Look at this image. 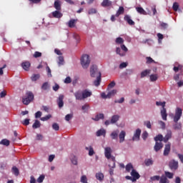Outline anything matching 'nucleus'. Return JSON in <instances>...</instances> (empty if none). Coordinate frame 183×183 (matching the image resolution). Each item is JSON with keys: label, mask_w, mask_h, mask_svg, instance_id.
Masks as SVG:
<instances>
[{"label": "nucleus", "mask_w": 183, "mask_h": 183, "mask_svg": "<svg viewBox=\"0 0 183 183\" xmlns=\"http://www.w3.org/2000/svg\"><path fill=\"white\" fill-rule=\"evenodd\" d=\"M90 75L92 78H97V79L94 81L95 86H99L101 84L102 74L101 71L98 70V66H97V65H93L91 66Z\"/></svg>", "instance_id": "nucleus-1"}, {"label": "nucleus", "mask_w": 183, "mask_h": 183, "mask_svg": "<svg viewBox=\"0 0 183 183\" xmlns=\"http://www.w3.org/2000/svg\"><path fill=\"white\" fill-rule=\"evenodd\" d=\"M182 117V109L177 107L175 110V114L173 117V121L175 124L173 125L174 129H181L182 128V124L181 122H178L181 117Z\"/></svg>", "instance_id": "nucleus-2"}, {"label": "nucleus", "mask_w": 183, "mask_h": 183, "mask_svg": "<svg viewBox=\"0 0 183 183\" xmlns=\"http://www.w3.org/2000/svg\"><path fill=\"white\" fill-rule=\"evenodd\" d=\"M74 97L77 101H84V99L92 97V92L88 89H86L82 92L79 90L74 93Z\"/></svg>", "instance_id": "nucleus-3"}, {"label": "nucleus", "mask_w": 183, "mask_h": 183, "mask_svg": "<svg viewBox=\"0 0 183 183\" xmlns=\"http://www.w3.org/2000/svg\"><path fill=\"white\" fill-rule=\"evenodd\" d=\"M112 149L111 147H106L104 149V155L107 159L112 160V164H109L110 168H115V157L112 156Z\"/></svg>", "instance_id": "nucleus-4"}, {"label": "nucleus", "mask_w": 183, "mask_h": 183, "mask_svg": "<svg viewBox=\"0 0 183 183\" xmlns=\"http://www.w3.org/2000/svg\"><path fill=\"white\" fill-rule=\"evenodd\" d=\"M26 97L22 99V102L24 105H29L34 101V93L32 92H27L26 93Z\"/></svg>", "instance_id": "nucleus-5"}, {"label": "nucleus", "mask_w": 183, "mask_h": 183, "mask_svg": "<svg viewBox=\"0 0 183 183\" xmlns=\"http://www.w3.org/2000/svg\"><path fill=\"white\" fill-rule=\"evenodd\" d=\"M89 64H91V60H89V55L84 54L81 58V66H83L84 69H86V68L89 66Z\"/></svg>", "instance_id": "nucleus-6"}, {"label": "nucleus", "mask_w": 183, "mask_h": 183, "mask_svg": "<svg viewBox=\"0 0 183 183\" xmlns=\"http://www.w3.org/2000/svg\"><path fill=\"white\" fill-rule=\"evenodd\" d=\"M121 49L124 52L121 51ZM126 52H128V48H127V46L124 44L120 45V48L119 47L116 48V54L117 55H119V56H125Z\"/></svg>", "instance_id": "nucleus-7"}, {"label": "nucleus", "mask_w": 183, "mask_h": 183, "mask_svg": "<svg viewBox=\"0 0 183 183\" xmlns=\"http://www.w3.org/2000/svg\"><path fill=\"white\" fill-rule=\"evenodd\" d=\"M169 167L172 171H177L178 169V162L172 160L169 163Z\"/></svg>", "instance_id": "nucleus-8"}, {"label": "nucleus", "mask_w": 183, "mask_h": 183, "mask_svg": "<svg viewBox=\"0 0 183 183\" xmlns=\"http://www.w3.org/2000/svg\"><path fill=\"white\" fill-rule=\"evenodd\" d=\"M131 176L133 178V182H135L137 179H139V178H141V175H139V173H138L135 169L132 170Z\"/></svg>", "instance_id": "nucleus-9"}, {"label": "nucleus", "mask_w": 183, "mask_h": 183, "mask_svg": "<svg viewBox=\"0 0 183 183\" xmlns=\"http://www.w3.org/2000/svg\"><path fill=\"white\" fill-rule=\"evenodd\" d=\"M141 137V129H137L132 137V141H139V138Z\"/></svg>", "instance_id": "nucleus-10"}, {"label": "nucleus", "mask_w": 183, "mask_h": 183, "mask_svg": "<svg viewBox=\"0 0 183 183\" xmlns=\"http://www.w3.org/2000/svg\"><path fill=\"white\" fill-rule=\"evenodd\" d=\"M164 148V144L161 142H156L155 145L154 147V149L155 152H158V151Z\"/></svg>", "instance_id": "nucleus-11"}, {"label": "nucleus", "mask_w": 183, "mask_h": 183, "mask_svg": "<svg viewBox=\"0 0 183 183\" xmlns=\"http://www.w3.org/2000/svg\"><path fill=\"white\" fill-rule=\"evenodd\" d=\"M169 152H171V143L165 144L163 154L164 157H168V155H169Z\"/></svg>", "instance_id": "nucleus-12"}, {"label": "nucleus", "mask_w": 183, "mask_h": 183, "mask_svg": "<svg viewBox=\"0 0 183 183\" xmlns=\"http://www.w3.org/2000/svg\"><path fill=\"white\" fill-rule=\"evenodd\" d=\"M124 20L127 22L129 25L134 26L135 25V21L131 19L129 15H125L124 17Z\"/></svg>", "instance_id": "nucleus-13"}, {"label": "nucleus", "mask_w": 183, "mask_h": 183, "mask_svg": "<svg viewBox=\"0 0 183 183\" xmlns=\"http://www.w3.org/2000/svg\"><path fill=\"white\" fill-rule=\"evenodd\" d=\"M57 104H58L59 108H62L64 107V95L63 94H60L59 96V98L57 99Z\"/></svg>", "instance_id": "nucleus-14"}, {"label": "nucleus", "mask_w": 183, "mask_h": 183, "mask_svg": "<svg viewBox=\"0 0 183 183\" xmlns=\"http://www.w3.org/2000/svg\"><path fill=\"white\" fill-rule=\"evenodd\" d=\"M172 138V132L171 130H168L167 134L164 137V142L167 143L169 139Z\"/></svg>", "instance_id": "nucleus-15"}, {"label": "nucleus", "mask_w": 183, "mask_h": 183, "mask_svg": "<svg viewBox=\"0 0 183 183\" xmlns=\"http://www.w3.org/2000/svg\"><path fill=\"white\" fill-rule=\"evenodd\" d=\"M51 15H52L53 18H57L58 19H59V18H62V16H63L62 13H61V11H59V10H56V11H53L51 13Z\"/></svg>", "instance_id": "nucleus-16"}, {"label": "nucleus", "mask_w": 183, "mask_h": 183, "mask_svg": "<svg viewBox=\"0 0 183 183\" xmlns=\"http://www.w3.org/2000/svg\"><path fill=\"white\" fill-rule=\"evenodd\" d=\"M127 136V132L125 131H122L119 134V142L122 144L125 141V137Z\"/></svg>", "instance_id": "nucleus-17"}, {"label": "nucleus", "mask_w": 183, "mask_h": 183, "mask_svg": "<svg viewBox=\"0 0 183 183\" xmlns=\"http://www.w3.org/2000/svg\"><path fill=\"white\" fill-rule=\"evenodd\" d=\"M101 5L103 8H107L108 6H112V2L111 0H103Z\"/></svg>", "instance_id": "nucleus-18"}, {"label": "nucleus", "mask_w": 183, "mask_h": 183, "mask_svg": "<svg viewBox=\"0 0 183 183\" xmlns=\"http://www.w3.org/2000/svg\"><path fill=\"white\" fill-rule=\"evenodd\" d=\"M76 21L78 20L74 19H70L67 24L69 28H75V25H76Z\"/></svg>", "instance_id": "nucleus-19"}, {"label": "nucleus", "mask_w": 183, "mask_h": 183, "mask_svg": "<svg viewBox=\"0 0 183 183\" xmlns=\"http://www.w3.org/2000/svg\"><path fill=\"white\" fill-rule=\"evenodd\" d=\"M161 116L163 121H167V117H168V114H167V109H165V107L161 110Z\"/></svg>", "instance_id": "nucleus-20"}, {"label": "nucleus", "mask_w": 183, "mask_h": 183, "mask_svg": "<svg viewBox=\"0 0 183 183\" xmlns=\"http://www.w3.org/2000/svg\"><path fill=\"white\" fill-rule=\"evenodd\" d=\"M125 12V9H124V6H119V9L117 10L115 16L118 18L119 15H123V14Z\"/></svg>", "instance_id": "nucleus-21"}, {"label": "nucleus", "mask_w": 183, "mask_h": 183, "mask_svg": "<svg viewBox=\"0 0 183 183\" xmlns=\"http://www.w3.org/2000/svg\"><path fill=\"white\" fill-rule=\"evenodd\" d=\"M21 66L24 69L25 71H29V68L31 66V63L29 61H25L21 64Z\"/></svg>", "instance_id": "nucleus-22"}, {"label": "nucleus", "mask_w": 183, "mask_h": 183, "mask_svg": "<svg viewBox=\"0 0 183 183\" xmlns=\"http://www.w3.org/2000/svg\"><path fill=\"white\" fill-rule=\"evenodd\" d=\"M107 134V131L105 130V129H100L99 130H98L97 132V137H105Z\"/></svg>", "instance_id": "nucleus-23"}, {"label": "nucleus", "mask_w": 183, "mask_h": 183, "mask_svg": "<svg viewBox=\"0 0 183 183\" xmlns=\"http://www.w3.org/2000/svg\"><path fill=\"white\" fill-rule=\"evenodd\" d=\"M118 121H119V115L116 114L112 117L110 122L111 124H116V122H118Z\"/></svg>", "instance_id": "nucleus-24"}, {"label": "nucleus", "mask_w": 183, "mask_h": 183, "mask_svg": "<svg viewBox=\"0 0 183 183\" xmlns=\"http://www.w3.org/2000/svg\"><path fill=\"white\" fill-rule=\"evenodd\" d=\"M155 142H164V136L162 134H158L154 138Z\"/></svg>", "instance_id": "nucleus-25"}, {"label": "nucleus", "mask_w": 183, "mask_h": 183, "mask_svg": "<svg viewBox=\"0 0 183 183\" xmlns=\"http://www.w3.org/2000/svg\"><path fill=\"white\" fill-rule=\"evenodd\" d=\"M104 114L100 113L99 114H97L94 118H92V119H93V121H99V119H104Z\"/></svg>", "instance_id": "nucleus-26"}, {"label": "nucleus", "mask_w": 183, "mask_h": 183, "mask_svg": "<svg viewBox=\"0 0 183 183\" xmlns=\"http://www.w3.org/2000/svg\"><path fill=\"white\" fill-rule=\"evenodd\" d=\"M54 7L56 11H61V1H59V0L55 1Z\"/></svg>", "instance_id": "nucleus-27"}, {"label": "nucleus", "mask_w": 183, "mask_h": 183, "mask_svg": "<svg viewBox=\"0 0 183 183\" xmlns=\"http://www.w3.org/2000/svg\"><path fill=\"white\" fill-rule=\"evenodd\" d=\"M11 172L15 175V177H18V175H19V169L16 166L12 167Z\"/></svg>", "instance_id": "nucleus-28"}, {"label": "nucleus", "mask_w": 183, "mask_h": 183, "mask_svg": "<svg viewBox=\"0 0 183 183\" xmlns=\"http://www.w3.org/2000/svg\"><path fill=\"white\" fill-rule=\"evenodd\" d=\"M136 11L141 15H147V13L144 10L142 7H136Z\"/></svg>", "instance_id": "nucleus-29"}, {"label": "nucleus", "mask_w": 183, "mask_h": 183, "mask_svg": "<svg viewBox=\"0 0 183 183\" xmlns=\"http://www.w3.org/2000/svg\"><path fill=\"white\" fill-rule=\"evenodd\" d=\"M144 164L146 167H149L154 164V161L152 160V159H146L144 160Z\"/></svg>", "instance_id": "nucleus-30"}, {"label": "nucleus", "mask_w": 183, "mask_h": 183, "mask_svg": "<svg viewBox=\"0 0 183 183\" xmlns=\"http://www.w3.org/2000/svg\"><path fill=\"white\" fill-rule=\"evenodd\" d=\"M39 78H41V75H39V74H33V75L31 76V80L33 82H35L36 81H38V79H39Z\"/></svg>", "instance_id": "nucleus-31"}, {"label": "nucleus", "mask_w": 183, "mask_h": 183, "mask_svg": "<svg viewBox=\"0 0 183 183\" xmlns=\"http://www.w3.org/2000/svg\"><path fill=\"white\" fill-rule=\"evenodd\" d=\"M10 142L6 139H4L0 142V145H4L5 147H9Z\"/></svg>", "instance_id": "nucleus-32"}, {"label": "nucleus", "mask_w": 183, "mask_h": 183, "mask_svg": "<svg viewBox=\"0 0 183 183\" xmlns=\"http://www.w3.org/2000/svg\"><path fill=\"white\" fill-rule=\"evenodd\" d=\"M96 178L98 181H104V174L102 172H99L96 174Z\"/></svg>", "instance_id": "nucleus-33"}, {"label": "nucleus", "mask_w": 183, "mask_h": 183, "mask_svg": "<svg viewBox=\"0 0 183 183\" xmlns=\"http://www.w3.org/2000/svg\"><path fill=\"white\" fill-rule=\"evenodd\" d=\"M86 151H89V155L90 157H92V155H94V154H95V152L94 151V148L90 146L89 147H86Z\"/></svg>", "instance_id": "nucleus-34"}, {"label": "nucleus", "mask_w": 183, "mask_h": 183, "mask_svg": "<svg viewBox=\"0 0 183 183\" xmlns=\"http://www.w3.org/2000/svg\"><path fill=\"white\" fill-rule=\"evenodd\" d=\"M132 169H134V166H132V164L129 163L126 165V171L127 172H131V171H132Z\"/></svg>", "instance_id": "nucleus-35"}, {"label": "nucleus", "mask_w": 183, "mask_h": 183, "mask_svg": "<svg viewBox=\"0 0 183 183\" xmlns=\"http://www.w3.org/2000/svg\"><path fill=\"white\" fill-rule=\"evenodd\" d=\"M40 127H41V122L39 120H36L32 125V128H34V129H36L37 128H39Z\"/></svg>", "instance_id": "nucleus-36"}, {"label": "nucleus", "mask_w": 183, "mask_h": 183, "mask_svg": "<svg viewBox=\"0 0 183 183\" xmlns=\"http://www.w3.org/2000/svg\"><path fill=\"white\" fill-rule=\"evenodd\" d=\"M110 137L112 139H118V132L114 131L111 133Z\"/></svg>", "instance_id": "nucleus-37"}, {"label": "nucleus", "mask_w": 183, "mask_h": 183, "mask_svg": "<svg viewBox=\"0 0 183 183\" xmlns=\"http://www.w3.org/2000/svg\"><path fill=\"white\" fill-rule=\"evenodd\" d=\"M71 162L73 164V165H78V158L76 156H73L71 158Z\"/></svg>", "instance_id": "nucleus-38"}, {"label": "nucleus", "mask_w": 183, "mask_h": 183, "mask_svg": "<svg viewBox=\"0 0 183 183\" xmlns=\"http://www.w3.org/2000/svg\"><path fill=\"white\" fill-rule=\"evenodd\" d=\"M151 72V70L146 69L141 72V78H144V76H147L148 74Z\"/></svg>", "instance_id": "nucleus-39"}, {"label": "nucleus", "mask_w": 183, "mask_h": 183, "mask_svg": "<svg viewBox=\"0 0 183 183\" xmlns=\"http://www.w3.org/2000/svg\"><path fill=\"white\" fill-rule=\"evenodd\" d=\"M116 44H117L118 45H122V44H124V39H122V37H117L115 41Z\"/></svg>", "instance_id": "nucleus-40"}, {"label": "nucleus", "mask_w": 183, "mask_h": 183, "mask_svg": "<svg viewBox=\"0 0 183 183\" xmlns=\"http://www.w3.org/2000/svg\"><path fill=\"white\" fill-rule=\"evenodd\" d=\"M158 79V74H151L150 75V81L152 82H155Z\"/></svg>", "instance_id": "nucleus-41"}, {"label": "nucleus", "mask_w": 183, "mask_h": 183, "mask_svg": "<svg viewBox=\"0 0 183 183\" xmlns=\"http://www.w3.org/2000/svg\"><path fill=\"white\" fill-rule=\"evenodd\" d=\"M97 9L92 8L89 9L88 14L89 15H94V14H97Z\"/></svg>", "instance_id": "nucleus-42"}, {"label": "nucleus", "mask_w": 183, "mask_h": 183, "mask_svg": "<svg viewBox=\"0 0 183 183\" xmlns=\"http://www.w3.org/2000/svg\"><path fill=\"white\" fill-rule=\"evenodd\" d=\"M72 118H74L73 114H66L65 116V121H71V119H72Z\"/></svg>", "instance_id": "nucleus-43"}, {"label": "nucleus", "mask_w": 183, "mask_h": 183, "mask_svg": "<svg viewBox=\"0 0 183 183\" xmlns=\"http://www.w3.org/2000/svg\"><path fill=\"white\" fill-rule=\"evenodd\" d=\"M165 104L166 102H156V105L157 107H162V109L165 108Z\"/></svg>", "instance_id": "nucleus-44"}, {"label": "nucleus", "mask_w": 183, "mask_h": 183, "mask_svg": "<svg viewBox=\"0 0 183 183\" xmlns=\"http://www.w3.org/2000/svg\"><path fill=\"white\" fill-rule=\"evenodd\" d=\"M167 181H168V179H167V177L163 175L160 177L159 183H167Z\"/></svg>", "instance_id": "nucleus-45"}, {"label": "nucleus", "mask_w": 183, "mask_h": 183, "mask_svg": "<svg viewBox=\"0 0 183 183\" xmlns=\"http://www.w3.org/2000/svg\"><path fill=\"white\" fill-rule=\"evenodd\" d=\"M64 64V56H59V61H58V65L59 66H61V65Z\"/></svg>", "instance_id": "nucleus-46"}, {"label": "nucleus", "mask_w": 183, "mask_h": 183, "mask_svg": "<svg viewBox=\"0 0 183 183\" xmlns=\"http://www.w3.org/2000/svg\"><path fill=\"white\" fill-rule=\"evenodd\" d=\"M52 128L54 131H59V124L58 123H53Z\"/></svg>", "instance_id": "nucleus-47"}, {"label": "nucleus", "mask_w": 183, "mask_h": 183, "mask_svg": "<svg viewBox=\"0 0 183 183\" xmlns=\"http://www.w3.org/2000/svg\"><path fill=\"white\" fill-rule=\"evenodd\" d=\"M172 8H173V10H174L175 12H177V11H178V9H179V4H178L177 2H174L173 4Z\"/></svg>", "instance_id": "nucleus-48"}, {"label": "nucleus", "mask_w": 183, "mask_h": 183, "mask_svg": "<svg viewBox=\"0 0 183 183\" xmlns=\"http://www.w3.org/2000/svg\"><path fill=\"white\" fill-rule=\"evenodd\" d=\"M146 59H147V61H146V64H155V61L153 60L152 58L151 57H146Z\"/></svg>", "instance_id": "nucleus-49"}, {"label": "nucleus", "mask_w": 183, "mask_h": 183, "mask_svg": "<svg viewBox=\"0 0 183 183\" xmlns=\"http://www.w3.org/2000/svg\"><path fill=\"white\" fill-rule=\"evenodd\" d=\"M33 56L34 58H41V56H42V53L39 51H35Z\"/></svg>", "instance_id": "nucleus-50"}, {"label": "nucleus", "mask_w": 183, "mask_h": 183, "mask_svg": "<svg viewBox=\"0 0 183 183\" xmlns=\"http://www.w3.org/2000/svg\"><path fill=\"white\" fill-rule=\"evenodd\" d=\"M44 179H45V175L42 174L37 179V182L42 183L44 182Z\"/></svg>", "instance_id": "nucleus-51"}, {"label": "nucleus", "mask_w": 183, "mask_h": 183, "mask_svg": "<svg viewBox=\"0 0 183 183\" xmlns=\"http://www.w3.org/2000/svg\"><path fill=\"white\" fill-rule=\"evenodd\" d=\"M81 182H82V183H89L88 182V179L86 178V175L81 176Z\"/></svg>", "instance_id": "nucleus-52"}, {"label": "nucleus", "mask_w": 183, "mask_h": 183, "mask_svg": "<svg viewBox=\"0 0 183 183\" xmlns=\"http://www.w3.org/2000/svg\"><path fill=\"white\" fill-rule=\"evenodd\" d=\"M117 94V90L114 89L108 93V98H111L112 97H114Z\"/></svg>", "instance_id": "nucleus-53"}, {"label": "nucleus", "mask_w": 183, "mask_h": 183, "mask_svg": "<svg viewBox=\"0 0 183 183\" xmlns=\"http://www.w3.org/2000/svg\"><path fill=\"white\" fill-rule=\"evenodd\" d=\"M50 118H52V115L48 114L45 116L44 117L41 118V121H48V119H50Z\"/></svg>", "instance_id": "nucleus-54"}, {"label": "nucleus", "mask_w": 183, "mask_h": 183, "mask_svg": "<svg viewBox=\"0 0 183 183\" xmlns=\"http://www.w3.org/2000/svg\"><path fill=\"white\" fill-rule=\"evenodd\" d=\"M160 26H161L162 29H168V24H167V23L162 22L160 24Z\"/></svg>", "instance_id": "nucleus-55"}, {"label": "nucleus", "mask_w": 183, "mask_h": 183, "mask_svg": "<svg viewBox=\"0 0 183 183\" xmlns=\"http://www.w3.org/2000/svg\"><path fill=\"white\" fill-rule=\"evenodd\" d=\"M165 175L167 178H169V179H172L174 177V174H172L169 172H165Z\"/></svg>", "instance_id": "nucleus-56"}, {"label": "nucleus", "mask_w": 183, "mask_h": 183, "mask_svg": "<svg viewBox=\"0 0 183 183\" xmlns=\"http://www.w3.org/2000/svg\"><path fill=\"white\" fill-rule=\"evenodd\" d=\"M144 125L147 127V128H148L149 129H151V128H152V126L151 124V122L149 121H146L144 122Z\"/></svg>", "instance_id": "nucleus-57"}, {"label": "nucleus", "mask_w": 183, "mask_h": 183, "mask_svg": "<svg viewBox=\"0 0 183 183\" xmlns=\"http://www.w3.org/2000/svg\"><path fill=\"white\" fill-rule=\"evenodd\" d=\"M36 139L37 141H42V139H44V136H42V134H37Z\"/></svg>", "instance_id": "nucleus-58"}, {"label": "nucleus", "mask_w": 183, "mask_h": 183, "mask_svg": "<svg viewBox=\"0 0 183 183\" xmlns=\"http://www.w3.org/2000/svg\"><path fill=\"white\" fill-rule=\"evenodd\" d=\"M41 89H44V91H46V89H48V82H44L42 84Z\"/></svg>", "instance_id": "nucleus-59"}, {"label": "nucleus", "mask_w": 183, "mask_h": 183, "mask_svg": "<svg viewBox=\"0 0 183 183\" xmlns=\"http://www.w3.org/2000/svg\"><path fill=\"white\" fill-rule=\"evenodd\" d=\"M142 137V139H144V141H145L147 139V138H148V132H144Z\"/></svg>", "instance_id": "nucleus-60"}, {"label": "nucleus", "mask_w": 183, "mask_h": 183, "mask_svg": "<svg viewBox=\"0 0 183 183\" xmlns=\"http://www.w3.org/2000/svg\"><path fill=\"white\" fill-rule=\"evenodd\" d=\"M71 82H72V80L71 79V77H69V76H67L64 79V84H71Z\"/></svg>", "instance_id": "nucleus-61"}, {"label": "nucleus", "mask_w": 183, "mask_h": 183, "mask_svg": "<svg viewBox=\"0 0 183 183\" xmlns=\"http://www.w3.org/2000/svg\"><path fill=\"white\" fill-rule=\"evenodd\" d=\"M161 177L159 176H154L151 177L152 181H159Z\"/></svg>", "instance_id": "nucleus-62"}, {"label": "nucleus", "mask_w": 183, "mask_h": 183, "mask_svg": "<svg viewBox=\"0 0 183 183\" xmlns=\"http://www.w3.org/2000/svg\"><path fill=\"white\" fill-rule=\"evenodd\" d=\"M42 117V112H37L35 113V118H41Z\"/></svg>", "instance_id": "nucleus-63"}, {"label": "nucleus", "mask_w": 183, "mask_h": 183, "mask_svg": "<svg viewBox=\"0 0 183 183\" xmlns=\"http://www.w3.org/2000/svg\"><path fill=\"white\" fill-rule=\"evenodd\" d=\"M89 108V104H84V106L81 107L82 111H85L86 109H88Z\"/></svg>", "instance_id": "nucleus-64"}]
</instances>
